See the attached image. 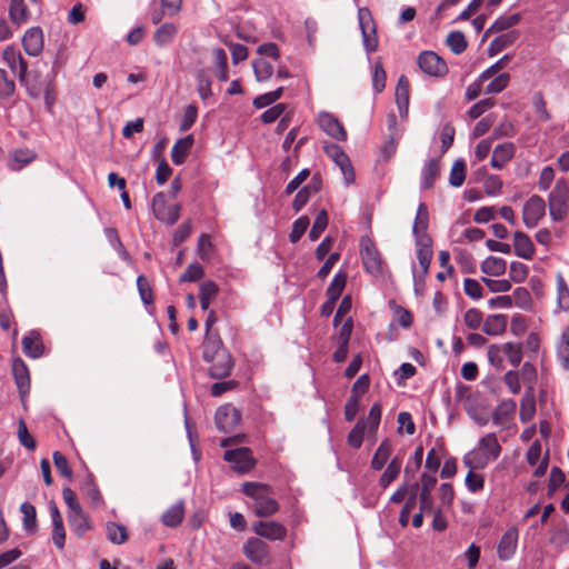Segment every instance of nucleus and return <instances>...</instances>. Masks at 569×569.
<instances>
[{
	"label": "nucleus",
	"mask_w": 569,
	"mask_h": 569,
	"mask_svg": "<svg viewBox=\"0 0 569 569\" xmlns=\"http://www.w3.org/2000/svg\"><path fill=\"white\" fill-rule=\"evenodd\" d=\"M507 316L505 315H490L486 318L482 331L488 336H499L506 331Z\"/></svg>",
	"instance_id": "30"
},
{
	"label": "nucleus",
	"mask_w": 569,
	"mask_h": 569,
	"mask_svg": "<svg viewBox=\"0 0 569 569\" xmlns=\"http://www.w3.org/2000/svg\"><path fill=\"white\" fill-rule=\"evenodd\" d=\"M54 467L58 472L68 479H72V469L69 466V462L63 453L60 451H54L52 455Z\"/></svg>",
	"instance_id": "64"
},
{
	"label": "nucleus",
	"mask_w": 569,
	"mask_h": 569,
	"mask_svg": "<svg viewBox=\"0 0 569 569\" xmlns=\"http://www.w3.org/2000/svg\"><path fill=\"white\" fill-rule=\"evenodd\" d=\"M213 246L210 236L202 233L198 239L197 252L202 261H208L211 257Z\"/></svg>",
	"instance_id": "61"
},
{
	"label": "nucleus",
	"mask_w": 569,
	"mask_h": 569,
	"mask_svg": "<svg viewBox=\"0 0 569 569\" xmlns=\"http://www.w3.org/2000/svg\"><path fill=\"white\" fill-rule=\"evenodd\" d=\"M328 226V213L327 211L323 209L321 210L315 221H313V224L309 231V239L311 241H316L319 239V237L321 236V233L325 231V229L327 228Z\"/></svg>",
	"instance_id": "51"
},
{
	"label": "nucleus",
	"mask_w": 569,
	"mask_h": 569,
	"mask_svg": "<svg viewBox=\"0 0 569 569\" xmlns=\"http://www.w3.org/2000/svg\"><path fill=\"white\" fill-rule=\"evenodd\" d=\"M512 303L523 310H531L532 308V299L530 292L522 287L516 288L512 292Z\"/></svg>",
	"instance_id": "55"
},
{
	"label": "nucleus",
	"mask_w": 569,
	"mask_h": 569,
	"mask_svg": "<svg viewBox=\"0 0 569 569\" xmlns=\"http://www.w3.org/2000/svg\"><path fill=\"white\" fill-rule=\"evenodd\" d=\"M22 47L27 54L37 57L43 49V34L40 28L28 29L22 37Z\"/></svg>",
	"instance_id": "17"
},
{
	"label": "nucleus",
	"mask_w": 569,
	"mask_h": 569,
	"mask_svg": "<svg viewBox=\"0 0 569 569\" xmlns=\"http://www.w3.org/2000/svg\"><path fill=\"white\" fill-rule=\"evenodd\" d=\"M419 68L432 77H442L448 72L445 60L433 51H423L418 57Z\"/></svg>",
	"instance_id": "8"
},
{
	"label": "nucleus",
	"mask_w": 569,
	"mask_h": 569,
	"mask_svg": "<svg viewBox=\"0 0 569 569\" xmlns=\"http://www.w3.org/2000/svg\"><path fill=\"white\" fill-rule=\"evenodd\" d=\"M207 362L210 363L209 375L213 379L228 377L233 368V359L228 350L219 351L213 360Z\"/></svg>",
	"instance_id": "13"
},
{
	"label": "nucleus",
	"mask_w": 569,
	"mask_h": 569,
	"mask_svg": "<svg viewBox=\"0 0 569 569\" xmlns=\"http://www.w3.org/2000/svg\"><path fill=\"white\" fill-rule=\"evenodd\" d=\"M451 144H442L441 154L436 158H431L428 160L422 169L421 174V187L423 189H431L433 188L436 180L440 176L441 166H440V158L441 156L448 150V148Z\"/></svg>",
	"instance_id": "15"
},
{
	"label": "nucleus",
	"mask_w": 569,
	"mask_h": 569,
	"mask_svg": "<svg viewBox=\"0 0 569 569\" xmlns=\"http://www.w3.org/2000/svg\"><path fill=\"white\" fill-rule=\"evenodd\" d=\"M546 213V202L540 196H532L523 206L522 220L527 228H535Z\"/></svg>",
	"instance_id": "9"
},
{
	"label": "nucleus",
	"mask_w": 569,
	"mask_h": 569,
	"mask_svg": "<svg viewBox=\"0 0 569 569\" xmlns=\"http://www.w3.org/2000/svg\"><path fill=\"white\" fill-rule=\"evenodd\" d=\"M416 248L417 259L422 269V273L427 274L433 256L432 239L422 237L420 241H416Z\"/></svg>",
	"instance_id": "21"
},
{
	"label": "nucleus",
	"mask_w": 569,
	"mask_h": 569,
	"mask_svg": "<svg viewBox=\"0 0 569 569\" xmlns=\"http://www.w3.org/2000/svg\"><path fill=\"white\" fill-rule=\"evenodd\" d=\"M20 511L23 515V527L29 531H37V511L36 507L30 502H23L20 506Z\"/></svg>",
	"instance_id": "47"
},
{
	"label": "nucleus",
	"mask_w": 569,
	"mask_h": 569,
	"mask_svg": "<svg viewBox=\"0 0 569 569\" xmlns=\"http://www.w3.org/2000/svg\"><path fill=\"white\" fill-rule=\"evenodd\" d=\"M219 292L218 284L212 280H207L201 283L199 288V300L202 310H208L212 299L217 297Z\"/></svg>",
	"instance_id": "38"
},
{
	"label": "nucleus",
	"mask_w": 569,
	"mask_h": 569,
	"mask_svg": "<svg viewBox=\"0 0 569 569\" xmlns=\"http://www.w3.org/2000/svg\"><path fill=\"white\" fill-rule=\"evenodd\" d=\"M179 32L174 23H163L153 33V41L158 47L171 43Z\"/></svg>",
	"instance_id": "29"
},
{
	"label": "nucleus",
	"mask_w": 569,
	"mask_h": 569,
	"mask_svg": "<svg viewBox=\"0 0 569 569\" xmlns=\"http://www.w3.org/2000/svg\"><path fill=\"white\" fill-rule=\"evenodd\" d=\"M358 19L365 49L368 52L376 51L378 48V39L376 32V23L373 21L370 10L367 8H359Z\"/></svg>",
	"instance_id": "5"
},
{
	"label": "nucleus",
	"mask_w": 569,
	"mask_h": 569,
	"mask_svg": "<svg viewBox=\"0 0 569 569\" xmlns=\"http://www.w3.org/2000/svg\"><path fill=\"white\" fill-rule=\"evenodd\" d=\"M503 355L507 356L510 365L517 368L522 360V348L520 343L507 342L502 346Z\"/></svg>",
	"instance_id": "53"
},
{
	"label": "nucleus",
	"mask_w": 569,
	"mask_h": 569,
	"mask_svg": "<svg viewBox=\"0 0 569 569\" xmlns=\"http://www.w3.org/2000/svg\"><path fill=\"white\" fill-rule=\"evenodd\" d=\"M402 467V459L398 456L393 457L389 465L387 466L386 470L381 475L379 479V486L383 489L388 488L391 482H393L401 470Z\"/></svg>",
	"instance_id": "31"
},
{
	"label": "nucleus",
	"mask_w": 569,
	"mask_h": 569,
	"mask_svg": "<svg viewBox=\"0 0 569 569\" xmlns=\"http://www.w3.org/2000/svg\"><path fill=\"white\" fill-rule=\"evenodd\" d=\"M309 227V218L307 216H302L298 218L291 228V232L289 234V239L291 242L296 243L301 239Z\"/></svg>",
	"instance_id": "60"
},
{
	"label": "nucleus",
	"mask_w": 569,
	"mask_h": 569,
	"mask_svg": "<svg viewBox=\"0 0 569 569\" xmlns=\"http://www.w3.org/2000/svg\"><path fill=\"white\" fill-rule=\"evenodd\" d=\"M346 283L347 273L343 271L337 272L327 289V296L338 300L346 287Z\"/></svg>",
	"instance_id": "45"
},
{
	"label": "nucleus",
	"mask_w": 569,
	"mask_h": 569,
	"mask_svg": "<svg viewBox=\"0 0 569 569\" xmlns=\"http://www.w3.org/2000/svg\"><path fill=\"white\" fill-rule=\"evenodd\" d=\"M557 307L562 311L569 310V287L565 278L559 273L556 277Z\"/></svg>",
	"instance_id": "40"
},
{
	"label": "nucleus",
	"mask_w": 569,
	"mask_h": 569,
	"mask_svg": "<svg viewBox=\"0 0 569 569\" xmlns=\"http://www.w3.org/2000/svg\"><path fill=\"white\" fill-rule=\"evenodd\" d=\"M16 93V82L8 72L0 68V101L10 99Z\"/></svg>",
	"instance_id": "44"
},
{
	"label": "nucleus",
	"mask_w": 569,
	"mask_h": 569,
	"mask_svg": "<svg viewBox=\"0 0 569 569\" xmlns=\"http://www.w3.org/2000/svg\"><path fill=\"white\" fill-rule=\"evenodd\" d=\"M151 207L156 219L169 226L174 224L180 217L181 206L173 204L167 207L166 196L163 192H158L153 196Z\"/></svg>",
	"instance_id": "6"
},
{
	"label": "nucleus",
	"mask_w": 569,
	"mask_h": 569,
	"mask_svg": "<svg viewBox=\"0 0 569 569\" xmlns=\"http://www.w3.org/2000/svg\"><path fill=\"white\" fill-rule=\"evenodd\" d=\"M252 67L258 81H267L273 74L272 64L264 59L253 60Z\"/></svg>",
	"instance_id": "50"
},
{
	"label": "nucleus",
	"mask_w": 569,
	"mask_h": 569,
	"mask_svg": "<svg viewBox=\"0 0 569 569\" xmlns=\"http://www.w3.org/2000/svg\"><path fill=\"white\" fill-rule=\"evenodd\" d=\"M521 20L520 13H513L510 16H500L496 21L489 27V31L502 32L517 26Z\"/></svg>",
	"instance_id": "46"
},
{
	"label": "nucleus",
	"mask_w": 569,
	"mask_h": 569,
	"mask_svg": "<svg viewBox=\"0 0 569 569\" xmlns=\"http://www.w3.org/2000/svg\"><path fill=\"white\" fill-rule=\"evenodd\" d=\"M516 411V402L513 400H508L501 402L492 415V420L496 425L503 423L507 419H509Z\"/></svg>",
	"instance_id": "43"
},
{
	"label": "nucleus",
	"mask_w": 569,
	"mask_h": 569,
	"mask_svg": "<svg viewBox=\"0 0 569 569\" xmlns=\"http://www.w3.org/2000/svg\"><path fill=\"white\" fill-rule=\"evenodd\" d=\"M223 459L232 465V469L238 473H247L256 466V459L252 451L247 447L226 450Z\"/></svg>",
	"instance_id": "4"
},
{
	"label": "nucleus",
	"mask_w": 569,
	"mask_h": 569,
	"mask_svg": "<svg viewBox=\"0 0 569 569\" xmlns=\"http://www.w3.org/2000/svg\"><path fill=\"white\" fill-rule=\"evenodd\" d=\"M68 522L77 537L82 538L91 529L89 517L83 509L74 513H68Z\"/></svg>",
	"instance_id": "28"
},
{
	"label": "nucleus",
	"mask_w": 569,
	"mask_h": 569,
	"mask_svg": "<svg viewBox=\"0 0 569 569\" xmlns=\"http://www.w3.org/2000/svg\"><path fill=\"white\" fill-rule=\"evenodd\" d=\"M549 214L552 220L565 219L569 207V186L566 179H558L548 198Z\"/></svg>",
	"instance_id": "2"
},
{
	"label": "nucleus",
	"mask_w": 569,
	"mask_h": 569,
	"mask_svg": "<svg viewBox=\"0 0 569 569\" xmlns=\"http://www.w3.org/2000/svg\"><path fill=\"white\" fill-rule=\"evenodd\" d=\"M448 47L455 54L462 53L468 46L465 34L461 31H452L446 40Z\"/></svg>",
	"instance_id": "49"
},
{
	"label": "nucleus",
	"mask_w": 569,
	"mask_h": 569,
	"mask_svg": "<svg viewBox=\"0 0 569 569\" xmlns=\"http://www.w3.org/2000/svg\"><path fill=\"white\" fill-rule=\"evenodd\" d=\"M319 128L326 132L330 138L337 141L347 140V131L343 124L332 113L321 112L317 118Z\"/></svg>",
	"instance_id": "10"
},
{
	"label": "nucleus",
	"mask_w": 569,
	"mask_h": 569,
	"mask_svg": "<svg viewBox=\"0 0 569 569\" xmlns=\"http://www.w3.org/2000/svg\"><path fill=\"white\" fill-rule=\"evenodd\" d=\"M478 449L486 453V456L492 461L499 458L502 450L498 442V438L493 432L487 433L479 440Z\"/></svg>",
	"instance_id": "26"
},
{
	"label": "nucleus",
	"mask_w": 569,
	"mask_h": 569,
	"mask_svg": "<svg viewBox=\"0 0 569 569\" xmlns=\"http://www.w3.org/2000/svg\"><path fill=\"white\" fill-rule=\"evenodd\" d=\"M12 373L14 376L18 389H19L21 396H23L30 389V376H29V369H28L26 362L21 358H17L13 360Z\"/></svg>",
	"instance_id": "20"
},
{
	"label": "nucleus",
	"mask_w": 569,
	"mask_h": 569,
	"mask_svg": "<svg viewBox=\"0 0 569 569\" xmlns=\"http://www.w3.org/2000/svg\"><path fill=\"white\" fill-rule=\"evenodd\" d=\"M396 103L399 109L400 117H407L409 107V81L406 76H400L396 87Z\"/></svg>",
	"instance_id": "22"
},
{
	"label": "nucleus",
	"mask_w": 569,
	"mask_h": 569,
	"mask_svg": "<svg viewBox=\"0 0 569 569\" xmlns=\"http://www.w3.org/2000/svg\"><path fill=\"white\" fill-rule=\"evenodd\" d=\"M9 16L11 21L18 26L26 23L28 20V9L24 0H11Z\"/></svg>",
	"instance_id": "41"
},
{
	"label": "nucleus",
	"mask_w": 569,
	"mask_h": 569,
	"mask_svg": "<svg viewBox=\"0 0 569 569\" xmlns=\"http://www.w3.org/2000/svg\"><path fill=\"white\" fill-rule=\"evenodd\" d=\"M107 538L116 545H122L128 540V533L124 526L117 522H108L106 526Z\"/></svg>",
	"instance_id": "42"
},
{
	"label": "nucleus",
	"mask_w": 569,
	"mask_h": 569,
	"mask_svg": "<svg viewBox=\"0 0 569 569\" xmlns=\"http://www.w3.org/2000/svg\"><path fill=\"white\" fill-rule=\"evenodd\" d=\"M513 144H497L491 156V166L501 169L513 157Z\"/></svg>",
	"instance_id": "36"
},
{
	"label": "nucleus",
	"mask_w": 569,
	"mask_h": 569,
	"mask_svg": "<svg viewBox=\"0 0 569 569\" xmlns=\"http://www.w3.org/2000/svg\"><path fill=\"white\" fill-rule=\"evenodd\" d=\"M2 59L13 73H17L21 84L27 83L28 62L14 46H7L2 52Z\"/></svg>",
	"instance_id": "7"
},
{
	"label": "nucleus",
	"mask_w": 569,
	"mask_h": 569,
	"mask_svg": "<svg viewBox=\"0 0 569 569\" xmlns=\"http://www.w3.org/2000/svg\"><path fill=\"white\" fill-rule=\"evenodd\" d=\"M244 556L253 563H263L269 559V546L259 538H249L242 547Z\"/></svg>",
	"instance_id": "14"
},
{
	"label": "nucleus",
	"mask_w": 569,
	"mask_h": 569,
	"mask_svg": "<svg viewBox=\"0 0 569 569\" xmlns=\"http://www.w3.org/2000/svg\"><path fill=\"white\" fill-rule=\"evenodd\" d=\"M480 269L486 274L498 277L506 272L507 262L502 258L491 256L482 261Z\"/></svg>",
	"instance_id": "39"
},
{
	"label": "nucleus",
	"mask_w": 569,
	"mask_h": 569,
	"mask_svg": "<svg viewBox=\"0 0 569 569\" xmlns=\"http://www.w3.org/2000/svg\"><path fill=\"white\" fill-rule=\"evenodd\" d=\"M253 531L271 541L283 540L287 536V528L278 521H258L253 526Z\"/></svg>",
	"instance_id": "16"
},
{
	"label": "nucleus",
	"mask_w": 569,
	"mask_h": 569,
	"mask_svg": "<svg viewBox=\"0 0 569 569\" xmlns=\"http://www.w3.org/2000/svg\"><path fill=\"white\" fill-rule=\"evenodd\" d=\"M283 89L279 87L278 89L267 92L264 94L258 96L253 100V106L258 109L266 108L273 102H276L282 96Z\"/></svg>",
	"instance_id": "62"
},
{
	"label": "nucleus",
	"mask_w": 569,
	"mask_h": 569,
	"mask_svg": "<svg viewBox=\"0 0 569 569\" xmlns=\"http://www.w3.org/2000/svg\"><path fill=\"white\" fill-rule=\"evenodd\" d=\"M36 153L28 148H19L11 154L8 166L11 170L18 171L23 166L34 160Z\"/></svg>",
	"instance_id": "32"
},
{
	"label": "nucleus",
	"mask_w": 569,
	"mask_h": 569,
	"mask_svg": "<svg viewBox=\"0 0 569 569\" xmlns=\"http://www.w3.org/2000/svg\"><path fill=\"white\" fill-rule=\"evenodd\" d=\"M241 412L232 405H224L217 409L214 415L216 426L219 430L228 432L239 425Z\"/></svg>",
	"instance_id": "11"
},
{
	"label": "nucleus",
	"mask_w": 569,
	"mask_h": 569,
	"mask_svg": "<svg viewBox=\"0 0 569 569\" xmlns=\"http://www.w3.org/2000/svg\"><path fill=\"white\" fill-rule=\"evenodd\" d=\"M518 542V530L516 528L508 529L501 537L497 553L500 560H509L516 552Z\"/></svg>",
	"instance_id": "18"
},
{
	"label": "nucleus",
	"mask_w": 569,
	"mask_h": 569,
	"mask_svg": "<svg viewBox=\"0 0 569 569\" xmlns=\"http://www.w3.org/2000/svg\"><path fill=\"white\" fill-rule=\"evenodd\" d=\"M466 171H467V168H466V163L463 160L455 161L451 167L449 183L456 188L462 186V183L466 179Z\"/></svg>",
	"instance_id": "52"
},
{
	"label": "nucleus",
	"mask_w": 569,
	"mask_h": 569,
	"mask_svg": "<svg viewBox=\"0 0 569 569\" xmlns=\"http://www.w3.org/2000/svg\"><path fill=\"white\" fill-rule=\"evenodd\" d=\"M366 431V423L359 420L348 435L347 442L351 448L359 449L362 445Z\"/></svg>",
	"instance_id": "54"
},
{
	"label": "nucleus",
	"mask_w": 569,
	"mask_h": 569,
	"mask_svg": "<svg viewBox=\"0 0 569 569\" xmlns=\"http://www.w3.org/2000/svg\"><path fill=\"white\" fill-rule=\"evenodd\" d=\"M80 490L82 495L89 500L92 507L98 508L103 505V498L91 473L87 476L86 480L81 485Z\"/></svg>",
	"instance_id": "27"
},
{
	"label": "nucleus",
	"mask_w": 569,
	"mask_h": 569,
	"mask_svg": "<svg viewBox=\"0 0 569 569\" xmlns=\"http://www.w3.org/2000/svg\"><path fill=\"white\" fill-rule=\"evenodd\" d=\"M391 452H392V445H391L390 440L389 439L382 440L372 457L371 468L373 470H381L385 467V465L387 463Z\"/></svg>",
	"instance_id": "35"
},
{
	"label": "nucleus",
	"mask_w": 569,
	"mask_h": 569,
	"mask_svg": "<svg viewBox=\"0 0 569 569\" xmlns=\"http://www.w3.org/2000/svg\"><path fill=\"white\" fill-rule=\"evenodd\" d=\"M204 274V270L199 263H190L183 273L179 277V282H194L200 280Z\"/></svg>",
	"instance_id": "58"
},
{
	"label": "nucleus",
	"mask_w": 569,
	"mask_h": 569,
	"mask_svg": "<svg viewBox=\"0 0 569 569\" xmlns=\"http://www.w3.org/2000/svg\"><path fill=\"white\" fill-rule=\"evenodd\" d=\"M242 492L253 500V512L258 517H270L278 512L279 503L273 498V490L269 485L260 482H244Z\"/></svg>",
	"instance_id": "1"
},
{
	"label": "nucleus",
	"mask_w": 569,
	"mask_h": 569,
	"mask_svg": "<svg viewBox=\"0 0 569 569\" xmlns=\"http://www.w3.org/2000/svg\"><path fill=\"white\" fill-rule=\"evenodd\" d=\"M429 226V212L428 208L425 203H420L418 206L416 219L412 227V233L415 237V242L420 241L422 237L431 238L428 233Z\"/></svg>",
	"instance_id": "19"
},
{
	"label": "nucleus",
	"mask_w": 569,
	"mask_h": 569,
	"mask_svg": "<svg viewBox=\"0 0 569 569\" xmlns=\"http://www.w3.org/2000/svg\"><path fill=\"white\" fill-rule=\"evenodd\" d=\"M184 518V507L182 502H177L167 509L161 518L164 526L174 528L179 526Z\"/></svg>",
	"instance_id": "34"
},
{
	"label": "nucleus",
	"mask_w": 569,
	"mask_h": 569,
	"mask_svg": "<svg viewBox=\"0 0 569 569\" xmlns=\"http://www.w3.org/2000/svg\"><path fill=\"white\" fill-rule=\"evenodd\" d=\"M532 104L536 117L539 121H549L551 116L547 110V103L541 92L535 93L532 98Z\"/></svg>",
	"instance_id": "56"
},
{
	"label": "nucleus",
	"mask_w": 569,
	"mask_h": 569,
	"mask_svg": "<svg viewBox=\"0 0 569 569\" xmlns=\"http://www.w3.org/2000/svg\"><path fill=\"white\" fill-rule=\"evenodd\" d=\"M360 256L363 268L370 274L377 276L382 272V258L372 239L362 237L360 240Z\"/></svg>",
	"instance_id": "3"
},
{
	"label": "nucleus",
	"mask_w": 569,
	"mask_h": 569,
	"mask_svg": "<svg viewBox=\"0 0 569 569\" xmlns=\"http://www.w3.org/2000/svg\"><path fill=\"white\" fill-rule=\"evenodd\" d=\"M22 350L26 356L37 359L43 355L44 346L38 332H30L22 339Z\"/></svg>",
	"instance_id": "24"
},
{
	"label": "nucleus",
	"mask_w": 569,
	"mask_h": 569,
	"mask_svg": "<svg viewBox=\"0 0 569 569\" xmlns=\"http://www.w3.org/2000/svg\"><path fill=\"white\" fill-rule=\"evenodd\" d=\"M519 38V31L518 30H511L508 31L497 38H495L489 47H488V54L489 57H493L505 50L506 48L510 47L516 42V40Z\"/></svg>",
	"instance_id": "25"
},
{
	"label": "nucleus",
	"mask_w": 569,
	"mask_h": 569,
	"mask_svg": "<svg viewBox=\"0 0 569 569\" xmlns=\"http://www.w3.org/2000/svg\"><path fill=\"white\" fill-rule=\"evenodd\" d=\"M492 460L478 448L469 451L463 457V463L471 470L485 469Z\"/></svg>",
	"instance_id": "37"
},
{
	"label": "nucleus",
	"mask_w": 569,
	"mask_h": 569,
	"mask_svg": "<svg viewBox=\"0 0 569 569\" xmlns=\"http://www.w3.org/2000/svg\"><path fill=\"white\" fill-rule=\"evenodd\" d=\"M372 87L376 93H381L386 87L387 74L381 61H376L372 66Z\"/></svg>",
	"instance_id": "48"
},
{
	"label": "nucleus",
	"mask_w": 569,
	"mask_h": 569,
	"mask_svg": "<svg viewBox=\"0 0 569 569\" xmlns=\"http://www.w3.org/2000/svg\"><path fill=\"white\" fill-rule=\"evenodd\" d=\"M221 350L227 349L222 346V341L220 340L218 335H206L204 341L202 343L203 360H213L216 358V355Z\"/></svg>",
	"instance_id": "33"
},
{
	"label": "nucleus",
	"mask_w": 569,
	"mask_h": 569,
	"mask_svg": "<svg viewBox=\"0 0 569 569\" xmlns=\"http://www.w3.org/2000/svg\"><path fill=\"white\" fill-rule=\"evenodd\" d=\"M326 154L341 169L347 182L355 180V171L348 154L340 148V144H325Z\"/></svg>",
	"instance_id": "12"
},
{
	"label": "nucleus",
	"mask_w": 569,
	"mask_h": 569,
	"mask_svg": "<svg viewBox=\"0 0 569 569\" xmlns=\"http://www.w3.org/2000/svg\"><path fill=\"white\" fill-rule=\"evenodd\" d=\"M18 438L20 443L28 450L36 449L37 442L34 438L29 433L27 423L24 422L23 419H20L18 423Z\"/></svg>",
	"instance_id": "63"
},
{
	"label": "nucleus",
	"mask_w": 569,
	"mask_h": 569,
	"mask_svg": "<svg viewBox=\"0 0 569 569\" xmlns=\"http://www.w3.org/2000/svg\"><path fill=\"white\" fill-rule=\"evenodd\" d=\"M510 81V74L507 72L500 73L486 87L485 93L497 94L503 91Z\"/></svg>",
	"instance_id": "57"
},
{
	"label": "nucleus",
	"mask_w": 569,
	"mask_h": 569,
	"mask_svg": "<svg viewBox=\"0 0 569 569\" xmlns=\"http://www.w3.org/2000/svg\"><path fill=\"white\" fill-rule=\"evenodd\" d=\"M137 287L140 298L144 305H151L154 300L153 290L144 276H139L137 279Z\"/></svg>",
	"instance_id": "59"
},
{
	"label": "nucleus",
	"mask_w": 569,
	"mask_h": 569,
	"mask_svg": "<svg viewBox=\"0 0 569 569\" xmlns=\"http://www.w3.org/2000/svg\"><path fill=\"white\" fill-rule=\"evenodd\" d=\"M515 253L523 259H531L535 254V246L529 236L522 231L513 234Z\"/></svg>",
	"instance_id": "23"
}]
</instances>
